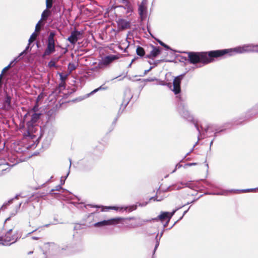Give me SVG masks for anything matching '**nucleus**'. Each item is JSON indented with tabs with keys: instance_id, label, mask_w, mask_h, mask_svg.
<instances>
[{
	"instance_id": "obj_1",
	"label": "nucleus",
	"mask_w": 258,
	"mask_h": 258,
	"mask_svg": "<svg viewBox=\"0 0 258 258\" xmlns=\"http://www.w3.org/2000/svg\"><path fill=\"white\" fill-rule=\"evenodd\" d=\"M188 60L191 64L202 63L207 64L214 60V58L222 56L221 49L208 52H188Z\"/></svg>"
},
{
	"instance_id": "obj_2",
	"label": "nucleus",
	"mask_w": 258,
	"mask_h": 258,
	"mask_svg": "<svg viewBox=\"0 0 258 258\" xmlns=\"http://www.w3.org/2000/svg\"><path fill=\"white\" fill-rule=\"evenodd\" d=\"M258 44H246L232 48L221 49L222 56L227 54L228 56H233L236 54H241L247 52L257 51Z\"/></svg>"
},
{
	"instance_id": "obj_3",
	"label": "nucleus",
	"mask_w": 258,
	"mask_h": 258,
	"mask_svg": "<svg viewBox=\"0 0 258 258\" xmlns=\"http://www.w3.org/2000/svg\"><path fill=\"white\" fill-rule=\"evenodd\" d=\"M18 236L13 229H6L4 227H0V241L3 245H10L15 243Z\"/></svg>"
},
{
	"instance_id": "obj_4",
	"label": "nucleus",
	"mask_w": 258,
	"mask_h": 258,
	"mask_svg": "<svg viewBox=\"0 0 258 258\" xmlns=\"http://www.w3.org/2000/svg\"><path fill=\"white\" fill-rule=\"evenodd\" d=\"M177 210V209H175L171 212L162 211L157 217L147 220L146 221L151 223L160 222L162 226H167Z\"/></svg>"
},
{
	"instance_id": "obj_5",
	"label": "nucleus",
	"mask_w": 258,
	"mask_h": 258,
	"mask_svg": "<svg viewBox=\"0 0 258 258\" xmlns=\"http://www.w3.org/2000/svg\"><path fill=\"white\" fill-rule=\"evenodd\" d=\"M178 109L179 114L181 116L186 119L189 121H193L195 126L196 127L197 131L200 134L199 128L198 126L197 122H195L194 120V117L190 114V112L188 111L187 107V105L186 103L181 102L178 104Z\"/></svg>"
},
{
	"instance_id": "obj_6",
	"label": "nucleus",
	"mask_w": 258,
	"mask_h": 258,
	"mask_svg": "<svg viewBox=\"0 0 258 258\" xmlns=\"http://www.w3.org/2000/svg\"><path fill=\"white\" fill-rule=\"evenodd\" d=\"M126 219L122 218H115L101 221L97 222L93 224L92 226H108L117 224H124L126 223Z\"/></svg>"
},
{
	"instance_id": "obj_7",
	"label": "nucleus",
	"mask_w": 258,
	"mask_h": 258,
	"mask_svg": "<svg viewBox=\"0 0 258 258\" xmlns=\"http://www.w3.org/2000/svg\"><path fill=\"white\" fill-rule=\"evenodd\" d=\"M40 115L41 113L34 112L31 115V120L27 122V132L30 136H31V134L35 133L36 122L39 119Z\"/></svg>"
},
{
	"instance_id": "obj_8",
	"label": "nucleus",
	"mask_w": 258,
	"mask_h": 258,
	"mask_svg": "<svg viewBox=\"0 0 258 258\" xmlns=\"http://www.w3.org/2000/svg\"><path fill=\"white\" fill-rule=\"evenodd\" d=\"M117 58L118 57L115 55H110L105 56L99 62L98 65L96 67L92 68L91 70L93 71H96L98 69H103Z\"/></svg>"
},
{
	"instance_id": "obj_9",
	"label": "nucleus",
	"mask_w": 258,
	"mask_h": 258,
	"mask_svg": "<svg viewBox=\"0 0 258 258\" xmlns=\"http://www.w3.org/2000/svg\"><path fill=\"white\" fill-rule=\"evenodd\" d=\"M84 207L86 208H87V207H90L91 208H101V211H102V212L104 211H106L107 210H110V209L114 210L117 211V210H118L119 209L122 210L123 209H124V210L125 211H128L129 212H131V211L135 210L137 207V205H133L132 206H130L128 207H125L124 208H120V207H115V206L104 207V206H98V205H91V204L86 205L84 206Z\"/></svg>"
},
{
	"instance_id": "obj_10",
	"label": "nucleus",
	"mask_w": 258,
	"mask_h": 258,
	"mask_svg": "<svg viewBox=\"0 0 258 258\" xmlns=\"http://www.w3.org/2000/svg\"><path fill=\"white\" fill-rule=\"evenodd\" d=\"M82 37V33L81 31L75 30L71 32V35L68 37V40L73 45H75L79 39Z\"/></svg>"
},
{
	"instance_id": "obj_11",
	"label": "nucleus",
	"mask_w": 258,
	"mask_h": 258,
	"mask_svg": "<svg viewBox=\"0 0 258 258\" xmlns=\"http://www.w3.org/2000/svg\"><path fill=\"white\" fill-rule=\"evenodd\" d=\"M183 75H179L175 77L173 82V88L172 91L175 94L177 95L180 92V84L181 80L183 78Z\"/></svg>"
},
{
	"instance_id": "obj_12",
	"label": "nucleus",
	"mask_w": 258,
	"mask_h": 258,
	"mask_svg": "<svg viewBox=\"0 0 258 258\" xmlns=\"http://www.w3.org/2000/svg\"><path fill=\"white\" fill-rule=\"evenodd\" d=\"M117 24L119 28L122 30L128 29L131 26L130 22L123 19H119L117 21Z\"/></svg>"
},
{
	"instance_id": "obj_13",
	"label": "nucleus",
	"mask_w": 258,
	"mask_h": 258,
	"mask_svg": "<svg viewBox=\"0 0 258 258\" xmlns=\"http://www.w3.org/2000/svg\"><path fill=\"white\" fill-rule=\"evenodd\" d=\"M127 94H129L130 95L126 98L124 99L122 102V103L121 104L119 112L121 110V112L123 111V110L125 108L127 105L128 104L131 99L132 98V96L130 94V90H126L124 93L125 95H127Z\"/></svg>"
},
{
	"instance_id": "obj_14",
	"label": "nucleus",
	"mask_w": 258,
	"mask_h": 258,
	"mask_svg": "<svg viewBox=\"0 0 258 258\" xmlns=\"http://www.w3.org/2000/svg\"><path fill=\"white\" fill-rule=\"evenodd\" d=\"M3 108L4 110H9L12 108V105H11V97L7 94L6 96V97L5 98V100L3 103Z\"/></svg>"
},
{
	"instance_id": "obj_15",
	"label": "nucleus",
	"mask_w": 258,
	"mask_h": 258,
	"mask_svg": "<svg viewBox=\"0 0 258 258\" xmlns=\"http://www.w3.org/2000/svg\"><path fill=\"white\" fill-rule=\"evenodd\" d=\"M152 50L150 52V54L147 56L148 58H154L159 55L162 48L160 47H155L154 45H152Z\"/></svg>"
},
{
	"instance_id": "obj_16",
	"label": "nucleus",
	"mask_w": 258,
	"mask_h": 258,
	"mask_svg": "<svg viewBox=\"0 0 258 258\" xmlns=\"http://www.w3.org/2000/svg\"><path fill=\"white\" fill-rule=\"evenodd\" d=\"M55 51V45L49 44L47 43V47L43 54V56L49 55L53 53Z\"/></svg>"
},
{
	"instance_id": "obj_17",
	"label": "nucleus",
	"mask_w": 258,
	"mask_h": 258,
	"mask_svg": "<svg viewBox=\"0 0 258 258\" xmlns=\"http://www.w3.org/2000/svg\"><path fill=\"white\" fill-rule=\"evenodd\" d=\"M188 182H181L179 184L173 185L172 189H179L181 188L183 186H188Z\"/></svg>"
},
{
	"instance_id": "obj_18",
	"label": "nucleus",
	"mask_w": 258,
	"mask_h": 258,
	"mask_svg": "<svg viewBox=\"0 0 258 258\" xmlns=\"http://www.w3.org/2000/svg\"><path fill=\"white\" fill-rule=\"evenodd\" d=\"M164 229L163 228L161 230V231L160 235V237H159V240H158L157 237L158 236V235H159V233H158V234L156 235V244L155 246L154 253L155 252V250H156V249L157 248L158 246L159 245V240H160V239L162 237V235H163V234L164 233Z\"/></svg>"
},
{
	"instance_id": "obj_19",
	"label": "nucleus",
	"mask_w": 258,
	"mask_h": 258,
	"mask_svg": "<svg viewBox=\"0 0 258 258\" xmlns=\"http://www.w3.org/2000/svg\"><path fill=\"white\" fill-rule=\"evenodd\" d=\"M209 130H211L212 132H213L214 131H216L215 134L218 132V130L216 129V126L214 125H209L205 128V131L206 133L208 132Z\"/></svg>"
},
{
	"instance_id": "obj_20",
	"label": "nucleus",
	"mask_w": 258,
	"mask_h": 258,
	"mask_svg": "<svg viewBox=\"0 0 258 258\" xmlns=\"http://www.w3.org/2000/svg\"><path fill=\"white\" fill-rule=\"evenodd\" d=\"M137 54L140 56H143L145 54V50L141 46H138L136 49Z\"/></svg>"
},
{
	"instance_id": "obj_21",
	"label": "nucleus",
	"mask_w": 258,
	"mask_h": 258,
	"mask_svg": "<svg viewBox=\"0 0 258 258\" xmlns=\"http://www.w3.org/2000/svg\"><path fill=\"white\" fill-rule=\"evenodd\" d=\"M234 191V190L233 189H231L230 190H223V191H220V192H214V193H212V194H211V195H221V196H226L228 195V193L229 192H232Z\"/></svg>"
},
{
	"instance_id": "obj_22",
	"label": "nucleus",
	"mask_w": 258,
	"mask_h": 258,
	"mask_svg": "<svg viewBox=\"0 0 258 258\" xmlns=\"http://www.w3.org/2000/svg\"><path fill=\"white\" fill-rule=\"evenodd\" d=\"M50 15V11L47 9L45 10L41 14V20L42 19L46 20Z\"/></svg>"
},
{
	"instance_id": "obj_23",
	"label": "nucleus",
	"mask_w": 258,
	"mask_h": 258,
	"mask_svg": "<svg viewBox=\"0 0 258 258\" xmlns=\"http://www.w3.org/2000/svg\"><path fill=\"white\" fill-rule=\"evenodd\" d=\"M37 35L38 34L35 32L32 34L29 39V45H30V44L36 39Z\"/></svg>"
},
{
	"instance_id": "obj_24",
	"label": "nucleus",
	"mask_w": 258,
	"mask_h": 258,
	"mask_svg": "<svg viewBox=\"0 0 258 258\" xmlns=\"http://www.w3.org/2000/svg\"><path fill=\"white\" fill-rule=\"evenodd\" d=\"M76 69V66L73 63H70L68 66V70L71 73Z\"/></svg>"
},
{
	"instance_id": "obj_25",
	"label": "nucleus",
	"mask_w": 258,
	"mask_h": 258,
	"mask_svg": "<svg viewBox=\"0 0 258 258\" xmlns=\"http://www.w3.org/2000/svg\"><path fill=\"white\" fill-rule=\"evenodd\" d=\"M106 89V87H103L102 86H101L100 87H99V88H97V89H95V90H94L93 91H92L91 93H90L88 96H89L90 95H93V94H94L95 93L97 92L99 90H105Z\"/></svg>"
},
{
	"instance_id": "obj_26",
	"label": "nucleus",
	"mask_w": 258,
	"mask_h": 258,
	"mask_svg": "<svg viewBox=\"0 0 258 258\" xmlns=\"http://www.w3.org/2000/svg\"><path fill=\"white\" fill-rule=\"evenodd\" d=\"M59 75L60 79L61 82L64 83L66 79L68 78V75H67V74L63 75L62 73H59Z\"/></svg>"
},
{
	"instance_id": "obj_27",
	"label": "nucleus",
	"mask_w": 258,
	"mask_h": 258,
	"mask_svg": "<svg viewBox=\"0 0 258 258\" xmlns=\"http://www.w3.org/2000/svg\"><path fill=\"white\" fill-rule=\"evenodd\" d=\"M52 6V0H46V7L47 9H50Z\"/></svg>"
},
{
	"instance_id": "obj_28",
	"label": "nucleus",
	"mask_w": 258,
	"mask_h": 258,
	"mask_svg": "<svg viewBox=\"0 0 258 258\" xmlns=\"http://www.w3.org/2000/svg\"><path fill=\"white\" fill-rule=\"evenodd\" d=\"M157 41L161 46H163L166 49H167V50L171 49L168 45H167L166 44H165L164 43H163L162 41H161L160 40H158Z\"/></svg>"
},
{
	"instance_id": "obj_29",
	"label": "nucleus",
	"mask_w": 258,
	"mask_h": 258,
	"mask_svg": "<svg viewBox=\"0 0 258 258\" xmlns=\"http://www.w3.org/2000/svg\"><path fill=\"white\" fill-rule=\"evenodd\" d=\"M41 20H39L35 26V32H39L40 31V24Z\"/></svg>"
},
{
	"instance_id": "obj_30",
	"label": "nucleus",
	"mask_w": 258,
	"mask_h": 258,
	"mask_svg": "<svg viewBox=\"0 0 258 258\" xmlns=\"http://www.w3.org/2000/svg\"><path fill=\"white\" fill-rule=\"evenodd\" d=\"M164 199V197H159V196L153 197L150 199L149 200H154L156 201H161Z\"/></svg>"
},
{
	"instance_id": "obj_31",
	"label": "nucleus",
	"mask_w": 258,
	"mask_h": 258,
	"mask_svg": "<svg viewBox=\"0 0 258 258\" xmlns=\"http://www.w3.org/2000/svg\"><path fill=\"white\" fill-rule=\"evenodd\" d=\"M62 188L61 185H57L55 188L52 189L50 191V194H51L52 192L54 191H59Z\"/></svg>"
},
{
	"instance_id": "obj_32",
	"label": "nucleus",
	"mask_w": 258,
	"mask_h": 258,
	"mask_svg": "<svg viewBox=\"0 0 258 258\" xmlns=\"http://www.w3.org/2000/svg\"><path fill=\"white\" fill-rule=\"evenodd\" d=\"M47 43L49 44L55 45L54 38H48Z\"/></svg>"
},
{
	"instance_id": "obj_33",
	"label": "nucleus",
	"mask_w": 258,
	"mask_h": 258,
	"mask_svg": "<svg viewBox=\"0 0 258 258\" xmlns=\"http://www.w3.org/2000/svg\"><path fill=\"white\" fill-rule=\"evenodd\" d=\"M255 190H256V188L242 189V190H241L240 191L243 192H250V191H255Z\"/></svg>"
},
{
	"instance_id": "obj_34",
	"label": "nucleus",
	"mask_w": 258,
	"mask_h": 258,
	"mask_svg": "<svg viewBox=\"0 0 258 258\" xmlns=\"http://www.w3.org/2000/svg\"><path fill=\"white\" fill-rule=\"evenodd\" d=\"M56 35V33L54 31H51L48 36L49 38H54L55 36Z\"/></svg>"
},
{
	"instance_id": "obj_35",
	"label": "nucleus",
	"mask_w": 258,
	"mask_h": 258,
	"mask_svg": "<svg viewBox=\"0 0 258 258\" xmlns=\"http://www.w3.org/2000/svg\"><path fill=\"white\" fill-rule=\"evenodd\" d=\"M95 214V212L92 213L88 215L87 219L89 221V222H90V220H91L92 219H93L94 218V216Z\"/></svg>"
},
{
	"instance_id": "obj_36",
	"label": "nucleus",
	"mask_w": 258,
	"mask_h": 258,
	"mask_svg": "<svg viewBox=\"0 0 258 258\" xmlns=\"http://www.w3.org/2000/svg\"><path fill=\"white\" fill-rule=\"evenodd\" d=\"M55 63L53 61L51 60V61H49L48 63V66L49 67H55Z\"/></svg>"
},
{
	"instance_id": "obj_37",
	"label": "nucleus",
	"mask_w": 258,
	"mask_h": 258,
	"mask_svg": "<svg viewBox=\"0 0 258 258\" xmlns=\"http://www.w3.org/2000/svg\"><path fill=\"white\" fill-rule=\"evenodd\" d=\"M144 8L142 6H140L139 8V11L140 12V14L142 15L143 14Z\"/></svg>"
},
{
	"instance_id": "obj_38",
	"label": "nucleus",
	"mask_w": 258,
	"mask_h": 258,
	"mask_svg": "<svg viewBox=\"0 0 258 258\" xmlns=\"http://www.w3.org/2000/svg\"><path fill=\"white\" fill-rule=\"evenodd\" d=\"M181 166H182V165H181V164H177L176 165V166H175V169L172 171V173L176 171V170L177 169H179V168H180Z\"/></svg>"
},
{
	"instance_id": "obj_39",
	"label": "nucleus",
	"mask_w": 258,
	"mask_h": 258,
	"mask_svg": "<svg viewBox=\"0 0 258 258\" xmlns=\"http://www.w3.org/2000/svg\"><path fill=\"white\" fill-rule=\"evenodd\" d=\"M153 67H151L149 69L145 70L144 73V76L146 75L149 72H150L152 69Z\"/></svg>"
},
{
	"instance_id": "obj_40",
	"label": "nucleus",
	"mask_w": 258,
	"mask_h": 258,
	"mask_svg": "<svg viewBox=\"0 0 258 258\" xmlns=\"http://www.w3.org/2000/svg\"><path fill=\"white\" fill-rule=\"evenodd\" d=\"M100 228H102V230H104V231H106V230H110V229H109L108 228H111L112 227H105V226H104V227H100Z\"/></svg>"
},
{
	"instance_id": "obj_41",
	"label": "nucleus",
	"mask_w": 258,
	"mask_h": 258,
	"mask_svg": "<svg viewBox=\"0 0 258 258\" xmlns=\"http://www.w3.org/2000/svg\"><path fill=\"white\" fill-rule=\"evenodd\" d=\"M11 202H12V200H11V201H9V202H8V203H6V204H4V205H3V206L2 207V209L5 208L6 207L7 205L8 204L10 203Z\"/></svg>"
},
{
	"instance_id": "obj_42",
	"label": "nucleus",
	"mask_w": 258,
	"mask_h": 258,
	"mask_svg": "<svg viewBox=\"0 0 258 258\" xmlns=\"http://www.w3.org/2000/svg\"><path fill=\"white\" fill-rule=\"evenodd\" d=\"M63 177H61V179H60V183H61V184H63L64 183V182H65V180L63 179L64 178H63Z\"/></svg>"
},
{
	"instance_id": "obj_43",
	"label": "nucleus",
	"mask_w": 258,
	"mask_h": 258,
	"mask_svg": "<svg viewBox=\"0 0 258 258\" xmlns=\"http://www.w3.org/2000/svg\"><path fill=\"white\" fill-rule=\"evenodd\" d=\"M156 80V78H150V79H147L146 80V81H149V82H151V81H155V80Z\"/></svg>"
},
{
	"instance_id": "obj_44",
	"label": "nucleus",
	"mask_w": 258,
	"mask_h": 258,
	"mask_svg": "<svg viewBox=\"0 0 258 258\" xmlns=\"http://www.w3.org/2000/svg\"><path fill=\"white\" fill-rule=\"evenodd\" d=\"M196 164H197V163H187L185 165L188 166H190L195 165Z\"/></svg>"
},
{
	"instance_id": "obj_45",
	"label": "nucleus",
	"mask_w": 258,
	"mask_h": 258,
	"mask_svg": "<svg viewBox=\"0 0 258 258\" xmlns=\"http://www.w3.org/2000/svg\"><path fill=\"white\" fill-rule=\"evenodd\" d=\"M8 70H9V69H8V68H7V67H5V68L3 70V71H2V73H3V74H4V73H5V72H6L7 71H8Z\"/></svg>"
},
{
	"instance_id": "obj_46",
	"label": "nucleus",
	"mask_w": 258,
	"mask_h": 258,
	"mask_svg": "<svg viewBox=\"0 0 258 258\" xmlns=\"http://www.w3.org/2000/svg\"><path fill=\"white\" fill-rule=\"evenodd\" d=\"M25 53H26L25 51H22L21 53H20L19 55L18 56V57L20 58L21 56H22Z\"/></svg>"
},
{
	"instance_id": "obj_47",
	"label": "nucleus",
	"mask_w": 258,
	"mask_h": 258,
	"mask_svg": "<svg viewBox=\"0 0 258 258\" xmlns=\"http://www.w3.org/2000/svg\"><path fill=\"white\" fill-rule=\"evenodd\" d=\"M29 46H30V45H29V44H28V45L27 46V47H26L25 49L24 50V51H25V53H26V52L29 49Z\"/></svg>"
},
{
	"instance_id": "obj_48",
	"label": "nucleus",
	"mask_w": 258,
	"mask_h": 258,
	"mask_svg": "<svg viewBox=\"0 0 258 258\" xmlns=\"http://www.w3.org/2000/svg\"><path fill=\"white\" fill-rule=\"evenodd\" d=\"M70 170H69L68 172V173H67V175L64 176V177H63V178H64L63 179L66 180L67 179V178L68 177V176H69V175L70 174Z\"/></svg>"
},
{
	"instance_id": "obj_49",
	"label": "nucleus",
	"mask_w": 258,
	"mask_h": 258,
	"mask_svg": "<svg viewBox=\"0 0 258 258\" xmlns=\"http://www.w3.org/2000/svg\"><path fill=\"white\" fill-rule=\"evenodd\" d=\"M37 105H35L32 109V111H33V112H35L37 110Z\"/></svg>"
},
{
	"instance_id": "obj_50",
	"label": "nucleus",
	"mask_w": 258,
	"mask_h": 258,
	"mask_svg": "<svg viewBox=\"0 0 258 258\" xmlns=\"http://www.w3.org/2000/svg\"><path fill=\"white\" fill-rule=\"evenodd\" d=\"M13 63V61H11V62H10V63L8 66H7V68H8V69H9L10 68H11V67H12V64Z\"/></svg>"
},
{
	"instance_id": "obj_51",
	"label": "nucleus",
	"mask_w": 258,
	"mask_h": 258,
	"mask_svg": "<svg viewBox=\"0 0 258 258\" xmlns=\"http://www.w3.org/2000/svg\"><path fill=\"white\" fill-rule=\"evenodd\" d=\"M20 58H19V57H18V56L17 57H16L14 60H13L12 61L15 62V61H18Z\"/></svg>"
},
{
	"instance_id": "obj_52",
	"label": "nucleus",
	"mask_w": 258,
	"mask_h": 258,
	"mask_svg": "<svg viewBox=\"0 0 258 258\" xmlns=\"http://www.w3.org/2000/svg\"><path fill=\"white\" fill-rule=\"evenodd\" d=\"M3 75H4V74L2 73L1 74V75H0V81H2V79L3 78Z\"/></svg>"
},
{
	"instance_id": "obj_53",
	"label": "nucleus",
	"mask_w": 258,
	"mask_h": 258,
	"mask_svg": "<svg viewBox=\"0 0 258 258\" xmlns=\"http://www.w3.org/2000/svg\"><path fill=\"white\" fill-rule=\"evenodd\" d=\"M147 204H148V202L146 203V204H139V206H146Z\"/></svg>"
},
{
	"instance_id": "obj_54",
	"label": "nucleus",
	"mask_w": 258,
	"mask_h": 258,
	"mask_svg": "<svg viewBox=\"0 0 258 258\" xmlns=\"http://www.w3.org/2000/svg\"><path fill=\"white\" fill-rule=\"evenodd\" d=\"M71 165H72V161H71V159H70V166H69V169H70L71 167Z\"/></svg>"
},
{
	"instance_id": "obj_55",
	"label": "nucleus",
	"mask_w": 258,
	"mask_h": 258,
	"mask_svg": "<svg viewBox=\"0 0 258 258\" xmlns=\"http://www.w3.org/2000/svg\"><path fill=\"white\" fill-rule=\"evenodd\" d=\"M177 222V221H174L173 223L172 226H174L176 224Z\"/></svg>"
},
{
	"instance_id": "obj_56",
	"label": "nucleus",
	"mask_w": 258,
	"mask_h": 258,
	"mask_svg": "<svg viewBox=\"0 0 258 258\" xmlns=\"http://www.w3.org/2000/svg\"><path fill=\"white\" fill-rule=\"evenodd\" d=\"M134 59H133L132 62L130 63V64L128 65V67H130L132 65V63H133V62L134 61Z\"/></svg>"
},
{
	"instance_id": "obj_57",
	"label": "nucleus",
	"mask_w": 258,
	"mask_h": 258,
	"mask_svg": "<svg viewBox=\"0 0 258 258\" xmlns=\"http://www.w3.org/2000/svg\"><path fill=\"white\" fill-rule=\"evenodd\" d=\"M117 118H116L114 119V121H113V123H114V124H115V123H116V120H117Z\"/></svg>"
},
{
	"instance_id": "obj_58",
	"label": "nucleus",
	"mask_w": 258,
	"mask_h": 258,
	"mask_svg": "<svg viewBox=\"0 0 258 258\" xmlns=\"http://www.w3.org/2000/svg\"><path fill=\"white\" fill-rule=\"evenodd\" d=\"M8 169V168L2 169V170L3 171H6Z\"/></svg>"
},
{
	"instance_id": "obj_59",
	"label": "nucleus",
	"mask_w": 258,
	"mask_h": 258,
	"mask_svg": "<svg viewBox=\"0 0 258 258\" xmlns=\"http://www.w3.org/2000/svg\"><path fill=\"white\" fill-rule=\"evenodd\" d=\"M213 143V140H212L210 143V147L212 146V144Z\"/></svg>"
},
{
	"instance_id": "obj_60",
	"label": "nucleus",
	"mask_w": 258,
	"mask_h": 258,
	"mask_svg": "<svg viewBox=\"0 0 258 258\" xmlns=\"http://www.w3.org/2000/svg\"><path fill=\"white\" fill-rule=\"evenodd\" d=\"M51 224H53V225H56L57 223L56 222H54V223H52Z\"/></svg>"
},
{
	"instance_id": "obj_61",
	"label": "nucleus",
	"mask_w": 258,
	"mask_h": 258,
	"mask_svg": "<svg viewBox=\"0 0 258 258\" xmlns=\"http://www.w3.org/2000/svg\"><path fill=\"white\" fill-rule=\"evenodd\" d=\"M187 212V210L184 211L183 215H184Z\"/></svg>"
},
{
	"instance_id": "obj_62",
	"label": "nucleus",
	"mask_w": 258,
	"mask_h": 258,
	"mask_svg": "<svg viewBox=\"0 0 258 258\" xmlns=\"http://www.w3.org/2000/svg\"><path fill=\"white\" fill-rule=\"evenodd\" d=\"M33 239H37V237H33Z\"/></svg>"
},
{
	"instance_id": "obj_63",
	"label": "nucleus",
	"mask_w": 258,
	"mask_h": 258,
	"mask_svg": "<svg viewBox=\"0 0 258 258\" xmlns=\"http://www.w3.org/2000/svg\"><path fill=\"white\" fill-rule=\"evenodd\" d=\"M21 204H22L21 203H20V204H19V208H20V206H21Z\"/></svg>"
},
{
	"instance_id": "obj_64",
	"label": "nucleus",
	"mask_w": 258,
	"mask_h": 258,
	"mask_svg": "<svg viewBox=\"0 0 258 258\" xmlns=\"http://www.w3.org/2000/svg\"><path fill=\"white\" fill-rule=\"evenodd\" d=\"M49 225H50V224H46L45 226H49Z\"/></svg>"
}]
</instances>
